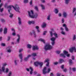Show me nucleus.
<instances>
[{
  "label": "nucleus",
  "mask_w": 76,
  "mask_h": 76,
  "mask_svg": "<svg viewBox=\"0 0 76 76\" xmlns=\"http://www.w3.org/2000/svg\"><path fill=\"white\" fill-rule=\"evenodd\" d=\"M10 17L11 18H12L13 17V14H12V13H10Z\"/></svg>",
  "instance_id": "obj_43"
},
{
  "label": "nucleus",
  "mask_w": 76,
  "mask_h": 76,
  "mask_svg": "<svg viewBox=\"0 0 76 76\" xmlns=\"http://www.w3.org/2000/svg\"><path fill=\"white\" fill-rule=\"evenodd\" d=\"M1 45L2 46H3V47H4L5 46V45L4 43H2L1 44Z\"/></svg>",
  "instance_id": "obj_53"
},
{
  "label": "nucleus",
  "mask_w": 76,
  "mask_h": 76,
  "mask_svg": "<svg viewBox=\"0 0 76 76\" xmlns=\"http://www.w3.org/2000/svg\"><path fill=\"white\" fill-rule=\"evenodd\" d=\"M70 0H65V3L66 4H68L69 3V1Z\"/></svg>",
  "instance_id": "obj_26"
},
{
  "label": "nucleus",
  "mask_w": 76,
  "mask_h": 76,
  "mask_svg": "<svg viewBox=\"0 0 76 76\" xmlns=\"http://www.w3.org/2000/svg\"><path fill=\"white\" fill-rule=\"evenodd\" d=\"M72 39L73 40H75V39H76V35H74Z\"/></svg>",
  "instance_id": "obj_45"
},
{
  "label": "nucleus",
  "mask_w": 76,
  "mask_h": 76,
  "mask_svg": "<svg viewBox=\"0 0 76 76\" xmlns=\"http://www.w3.org/2000/svg\"><path fill=\"white\" fill-rule=\"evenodd\" d=\"M60 56L61 57H63V58H66V56L64 53H61L60 54Z\"/></svg>",
  "instance_id": "obj_17"
},
{
  "label": "nucleus",
  "mask_w": 76,
  "mask_h": 76,
  "mask_svg": "<svg viewBox=\"0 0 76 76\" xmlns=\"http://www.w3.org/2000/svg\"><path fill=\"white\" fill-rule=\"evenodd\" d=\"M58 64V62H54L53 63V64H54V65H57V64Z\"/></svg>",
  "instance_id": "obj_49"
},
{
  "label": "nucleus",
  "mask_w": 76,
  "mask_h": 76,
  "mask_svg": "<svg viewBox=\"0 0 76 76\" xmlns=\"http://www.w3.org/2000/svg\"><path fill=\"white\" fill-rule=\"evenodd\" d=\"M53 47L51 45H50V44H47L45 46L44 49L45 51H47V50H50L53 49Z\"/></svg>",
  "instance_id": "obj_2"
},
{
  "label": "nucleus",
  "mask_w": 76,
  "mask_h": 76,
  "mask_svg": "<svg viewBox=\"0 0 76 76\" xmlns=\"http://www.w3.org/2000/svg\"><path fill=\"white\" fill-rule=\"evenodd\" d=\"M47 73V67H45L43 69V74H45Z\"/></svg>",
  "instance_id": "obj_10"
},
{
  "label": "nucleus",
  "mask_w": 76,
  "mask_h": 76,
  "mask_svg": "<svg viewBox=\"0 0 76 76\" xmlns=\"http://www.w3.org/2000/svg\"><path fill=\"white\" fill-rule=\"evenodd\" d=\"M63 53H64V54L66 56V55H67V54H68V52L66 50H64L63 51Z\"/></svg>",
  "instance_id": "obj_31"
},
{
  "label": "nucleus",
  "mask_w": 76,
  "mask_h": 76,
  "mask_svg": "<svg viewBox=\"0 0 76 76\" xmlns=\"http://www.w3.org/2000/svg\"><path fill=\"white\" fill-rule=\"evenodd\" d=\"M73 50H74V51H75V52H76V48L75 47H73L69 49V52H70V53H73Z\"/></svg>",
  "instance_id": "obj_8"
},
{
  "label": "nucleus",
  "mask_w": 76,
  "mask_h": 76,
  "mask_svg": "<svg viewBox=\"0 0 76 76\" xmlns=\"http://www.w3.org/2000/svg\"><path fill=\"white\" fill-rule=\"evenodd\" d=\"M18 62H19V60H17L14 61V64L15 66H17V65H18Z\"/></svg>",
  "instance_id": "obj_23"
},
{
  "label": "nucleus",
  "mask_w": 76,
  "mask_h": 76,
  "mask_svg": "<svg viewBox=\"0 0 76 76\" xmlns=\"http://www.w3.org/2000/svg\"><path fill=\"white\" fill-rule=\"evenodd\" d=\"M61 52V51L60 50L57 51H56V53H57V54H60V53Z\"/></svg>",
  "instance_id": "obj_50"
},
{
  "label": "nucleus",
  "mask_w": 76,
  "mask_h": 76,
  "mask_svg": "<svg viewBox=\"0 0 76 76\" xmlns=\"http://www.w3.org/2000/svg\"><path fill=\"white\" fill-rule=\"evenodd\" d=\"M34 9L37 12L39 11V10H38V7L36 5L34 7Z\"/></svg>",
  "instance_id": "obj_25"
},
{
  "label": "nucleus",
  "mask_w": 76,
  "mask_h": 76,
  "mask_svg": "<svg viewBox=\"0 0 76 76\" xmlns=\"http://www.w3.org/2000/svg\"><path fill=\"white\" fill-rule=\"evenodd\" d=\"M69 63L70 65H71L73 64V62H72V60L71 59L69 60Z\"/></svg>",
  "instance_id": "obj_32"
},
{
  "label": "nucleus",
  "mask_w": 76,
  "mask_h": 76,
  "mask_svg": "<svg viewBox=\"0 0 76 76\" xmlns=\"http://www.w3.org/2000/svg\"><path fill=\"white\" fill-rule=\"evenodd\" d=\"M47 31H44L43 34V35H45L46 34V33H47Z\"/></svg>",
  "instance_id": "obj_58"
},
{
  "label": "nucleus",
  "mask_w": 76,
  "mask_h": 76,
  "mask_svg": "<svg viewBox=\"0 0 76 76\" xmlns=\"http://www.w3.org/2000/svg\"><path fill=\"white\" fill-rule=\"evenodd\" d=\"M28 13L29 17L32 19H37L38 16V15L37 13L34 15V11L32 10H31L30 12L28 11Z\"/></svg>",
  "instance_id": "obj_1"
},
{
  "label": "nucleus",
  "mask_w": 76,
  "mask_h": 76,
  "mask_svg": "<svg viewBox=\"0 0 76 76\" xmlns=\"http://www.w3.org/2000/svg\"><path fill=\"white\" fill-rule=\"evenodd\" d=\"M56 37H52L50 38V39L52 41H55V40H56Z\"/></svg>",
  "instance_id": "obj_29"
},
{
  "label": "nucleus",
  "mask_w": 76,
  "mask_h": 76,
  "mask_svg": "<svg viewBox=\"0 0 76 76\" xmlns=\"http://www.w3.org/2000/svg\"><path fill=\"white\" fill-rule=\"evenodd\" d=\"M2 72H4V70H5V67H4V66L2 67Z\"/></svg>",
  "instance_id": "obj_44"
},
{
  "label": "nucleus",
  "mask_w": 76,
  "mask_h": 76,
  "mask_svg": "<svg viewBox=\"0 0 76 76\" xmlns=\"http://www.w3.org/2000/svg\"><path fill=\"white\" fill-rule=\"evenodd\" d=\"M64 18H62V23H64Z\"/></svg>",
  "instance_id": "obj_62"
},
{
  "label": "nucleus",
  "mask_w": 76,
  "mask_h": 76,
  "mask_svg": "<svg viewBox=\"0 0 76 76\" xmlns=\"http://www.w3.org/2000/svg\"><path fill=\"white\" fill-rule=\"evenodd\" d=\"M12 75V71H10L8 74L7 76H11Z\"/></svg>",
  "instance_id": "obj_30"
},
{
  "label": "nucleus",
  "mask_w": 76,
  "mask_h": 76,
  "mask_svg": "<svg viewBox=\"0 0 76 76\" xmlns=\"http://www.w3.org/2000/svg\"><path fill=\"white\" fill-rule=\"evenodd\" d=\"M12 6H9L7 7V8L8 9H10L9 10H8V11L9 13H10V11L11 10H12Z\"/></svg>",
  "instance_id": "obj_21"
},
{
  "label": "nucleus",
  "mask_w": 76,
  "mask_h": 76,
  "mask_svg": "<svg viewBox=\"0 0 76 76\" xmlns=\"http://www.w3.org/2000/svg\"><path fill=\"white\" fill-rule=\"evenodd\" d=\"M27 46L28 48H29V49H30V48H31V47H32V46L29 44H28L27 45Z\"/></svg>",
  "instance_id": "obj_34"
},
{
  "label": "nucleus",
  "mask_w": 76,
  "mask_h": 76,
  "mask_svg": "<svg viewBox=\"0 0 76 76\" xmlns=\"http://www.w3.org/2000/svg\"><path fill=\"white\" fill-rule=\"evenodd\" d=\"M32 0H31L30 2V5H32Z\"/></svg>",
  "instance_id": "obj_61"
},
{
  "label": "nucleus",
  "mask_w": 76,
  "mask_h": 76,
  "mask_svg": "<svg viewBox=\"0 0 76 76\" xmlns=\"http://www.w3.org/2000/svg\"><path fill=\"white\" fill-rule=\"evenodd\" d=\"M39 41H42L44 44H45V41L44 39H40Z\"/></svg>",
  "instance_id": "obj_35"
},
{
  "label": "nucleus",
  "mask_w": 76,
  "mask_h": 76,
  "mask_svg": "<svg viewBox=\"0 0 76 76\" xmlns=\"http://www.w3.org/2000/svg\"><path fill=\"white\" fill-rule=\"evenodd\" d=\"M47 71H48V73H49V72H50L51 71V68L50 67L48 68L47 69Z\"/></svg>",
  "instance_id": "obj_41"
},
{
  "label": "nucleus",
  "mask_w": 76,
  "mask_h": 76,
  "mask_svg": "<svg viewBox=\"0 0 76 76\" xmlns=\"http://www.w3.org/2000/svg\"><path fill=\"white\" fill-rule=\"evenodd\" d=\"M50 15H48L47 17V19L48 20H50Z\"/></svg>",
  "instance_id": "obj_37"
},
{
  "label": "nucleus",
  "mask_w": 76,
  "mask_h": 76,
  "mask_svg": "<svg viewBox=\"0 0 76 76\" xmlns=\"http://www.w3.org/2000/svg\"><path fill=\"white\" fill-rule=\"evenodd\" d=\"M46 26H47V23L45 22H44L43 23L41 26L43 28H45V27H46Z\"/></svg>",
  "instance_id": "obj_16"
},
{
  "label": "nucleus",
  "mask_w": 76,
  "mask_h": 76,
  "mask_svg": "<svg viewBox=\"0 0 76 76\" xmlns=\"http://www.w3.org/2000/svg\"><path fill=\"white\" fill-rule=\"evenodd\" d=\"M61 33L63 35H65V34H66L65 33V32H64L63 31H61Z\"/></svg>",
  "instance_id": "obj_54"
},
{
  "label": "nucleus",
  "mask_w": 76,
  "mask_h": 76,
  "mask_svg": "<svg viewBox=\"0 0 76 76\" xmlns=\"http://www.w3.org/2000/svg\"><path fill=\"white\" fill-rule=\"evenodd\" d=\"M76 8H73L72 10V13H73L74 12H76Z\"/></svg>",
  "instance_id": "obj_40"
},
{
  "label": "nucleus",
  "mask_w": 76,
  "mask_h": 76,
  "mask_svg": "<svg viewBox=\"0 0 76 76\" xmlns=\"http://www.w3.org/2000/svg\"><path fill=\"white\" fill-rule=\"evenodd\" d=\"M35 21H28V24L29 25H31V24H34Z\"/></svg>",
  "instance_id": "obj_13"
},
{
  "label": "nucleus",
  "mask_w": 76,
  "mask_h": 76,
  "mask_svg": "<svg viewBox=\"0 0 76 76\" xmlns=\"http://www.w3.org/2000/svg\"><path fill=\"white\" fill-rule=\"evenodd\" d=\"M63 62H64V61L63 59H59V63H63Z\"/></svg>",
  "instance_id": "obj_27"
},
{
  "label": "nucleus",
  "mask_w": 76,
  "mask_h": 76,
  "mask_svg": "<svg viewBox=\"0 0 76 76\" xmlns=\"http://www.w3.org/2000/svg\"><path fill=\"white\" fill-rule=\"evenodd\" d=\"M63 27H65V30L66 31H69V29H68V28H67V26L65 24H63Z\"/></svg>",
  "instance_id": "obj_19"
},
{
  "label": "nucleus",
  "mask_w": 76,
  "mask_h": 76,
  "mask_svg": "<svg viewBox=\"0 0 76 76\" xmlns=\"http://www.w3.org/2000/svg\"><path fill=\"white\" fill-rule=\"evenodd\" d=\"M1 21L2 22H5V21H6L5 20L3 19H1Z\"/></svg>",
  "instance_id": "obj_47"
},
{
  "label": "nucleus",
  "mask_w": 76,
  "mask_h": 76,
  "mask_svg": "<svg viewBox=\"0 0 76 76\" xmlns=\"http://www.w3.org/2000/svg\"><path fill=\"white\" fill-rule=\"evenodd\" d=\"M3 3H1L0 4V11L1 12H2L3 11V8H2L1 9V6L3 5Z\"/></svg>",
  "instance_id": "obj_24"
},
{
  "label": "nucleus",
  "mask_w": 76,
  "mask_h": 76,
  "mask_svg": "<svg viewBox=\"0 0 76 76\" xmlns=\"http://www.w3.org/2000/svg\"><path fill=\"white\" fill-rule=\"evenodd\" d=\"M31 56H33V57H35V56H37V53H34L32 54Z\"/></svg>",
  "instance_id": "obj_38"
},
{
  "label": "nucleus",
  "mask_w": 76,
  "mask_h": 76,
  "mask_svg": "<svg viewBox=\"0 0 76 76\" xmlns=\"http://www.w3.org/2000/svg\"><path fill=\"white\" fill-rule=\"evenodd\" d=\"M7 4H8L7 3H6L5 5H4V7H5V8H7Z\"/></svg>",
  "instance_id": "obj_48"
},
{
  "label": "nucleus",
  "mask_w": 76,
  "mask_h": 76,
  "mask_svg": "<svg viewBox=\"0 0 76 76\" xmlns=\"http://www.w3.org/2000/svg\"><path fill=\"white\" fill-rule=\"evenodd\" d=\"M29 34L30 35H31V36H33L34 38L37 37V35H36L35 31L34 30H32V31Z\"/></svg>",
  "instance_id": "obj_6"
},
{
  "label": "nucleus",
  "mask_w": 76,
  "mask_h": 76,
  "mask_svg": "<svg viewBox=\"0 0 76 76\" xmlns=\"http://www.w3.org/2000/svg\"><path fill=\"white\" fill-rule=\"evenodd\" d=\"M10 37L8 36V39H7V41H9V40H10Z\"/></svg>",
  "instance_id": "obj_57"
},
{
  "label": "nucleus",
  "mask_w": 76,
  "mask_h": 76,
  "mask_svg": "<svg viewBox=\"0 0 76 76\" xmlns=\"http://www.w3.org/2000/svg\"><path fill=\"white\" fill-rule=\"evenodd\" d=\"M31 55H28L27 57H26L24 58L25 61H28V59H29V58L31 57Z\"/></svg>",
  "instance_id": "obj_14"
},
{
  "label": "nucleus",
  "mask_w": 76,
  "mask_h": 76,
  "mask_svg": "<svg viewBox=\"0 0 76 76\" xmlns=\"http://www.w3.org/2000/svg\"><path fill=\"white\" fill-rule=\"evenodd\" d=\"M72 69L73 72H75V71H76V68H73Z\"/></svg>",
  "instance_id": "obj_60"
},
{
  "label": "nucleus",
  "mask_w": 76,
  "mask_h": 76,
  "mask_svg": "<svg viewBox=\"0 0 76 76\" xmlns=\"http://www.w3.org/2000/svg\"><path fill=\"white\" fill-rule=\"evenodd\" d=\"M17 37H18L16 40L15 44H19V42H20V37L19 34H17Z\"/></svg>",
  "instance_id": "obj_7"
},
{
  "label": "nucleus",
  "mask_w": 76,
  "mask_h": 76,
  "mask_svg": "<svg viewBox=\"0 0 76 76\" xmlns=\"http://www.w3.org/2000/svg\"><path fill=\"white\" fill-rule=\"evenodd\" d=\"M12 35L13 36H15V35H16V33L15 32L12 33Z\"/></svg>",
  "instance_id": "obj_51"
},
{
  "label": "nucleus",
  "mask_w": 76,
  "mask_h": 76,
  "mask_svg": "<svg viewBox=\"0 0 76 76\" xmlns=\"http://www.w3.org/2000/svg\"><path fill=\"white\" fill-rule=\"evenodd\" d=\"M63 15L64 18H67V14L66 12H64Z\"/></svg>",
  "instance_id": "obj_12"
},
{
  "label": "nucleus",
  "mask_w": 76,
  "mask_h": 76,
  "mask_svg": "<svg viewBox=\"0 0 76 76\" xmlns=\"http://www.w3.org/2000/svg\"><path fill=\"white\" fill-rule=\"evenodd\" d=\"M71 58L73 60H75V56H72L71 57Z\"/></svg>",
  "instance_id": "obj_55"
},
{
  "label": "nucleus",
  "mask_w": 76,
  "mask_h": 76,
  "mask_svg": "<svg viewBox=\"0 0 76 76\" xmlns=\"http://www.w3.org/2000/svg\"><path fill=\"white\" fill-rule=\"evenodd\" d=\"M7 51L8 52V53H10L12 52V50L11 49H8L7 50Z\"/></svg>",
  "instance_id": "obj_46"
},
{
  "label": "nucleus",
  "mask_w": 76,
  "mask_h": 76,
  "mask_svg": "<svg viewBox=\"0 0 76 76\" xmlns=\"http://www.w3.org/2000/svg\"><path fill=\"white\" fill-rule=\"evenodd\" d=\"M61 68L62 69H64V65H62L61 66Z\"/></svg>",
  "instance_id": "obj_63"
},
{
  "label": "nucleus",
  "mask_w": 76,
  "mask_h": 76,
  "mask_svg": "<svg viewBox=\"0 0 76 76\" xmlns=\"http://www.w3.org/2000/svg\"><path fill=\"white\" fill-rule=\"evenodd\" d=\"M12 7L13 9H14L16 12H18L19 13H20V11H19V10H20V8L18 5H15V7L12 6Z\"/></svg>",
  "instance_id": "obj_3"
},
{
  "label": "nucleus",
  "mask_w": 76,
  "mask_h": 76,
  "mask_svg": "<svg viewBox=\"0 0 76 76\" xmlns=\"http://www.w3.org/2000/svg\"><path fill=\"white\" fill-rule=\"evenodd\" d=\"M54 12L56 14H57V13H58V10L57 9H55Z\"/></svg>",
  "instance_id": "obj_28"
},
{
  "label": "nucleus",
  "mask_w": 76,
  "mask_h": 76,
  "mask_svg": "<svg viewBox=\"0 0 76 76\" xmlns=\"http://www.w3.org/2000/svg\"><path fill=\"white\" fill-rule=\"evenodd\" d=\"M6 65H7V64L4 63L2 65L3 67H5V66H6Z\"/></svg>",
  "instance_id": "obj_56"
},
{
  "label": "nucleus",
  "mask_w": 76,
  "mask_h": 76,
  "mask_svg": "<svg viewBox=\"0 0 76 76\" xmlns=\"http://www.w3.org/2000/svg\"><path fill=\"white\" fill-rule=\"evenodd\" d=\"M56 75L57 76H60V74L59 73H57Z\"/></svg>",
  "instance_id": "obj_64"
},
{
  "label": "nucleus",
  "mask_w": 76,
  "mask_h": 76,
  "mask_svg": "<svg viewBox=\"0 0 76 76\" xmlns=\"http://www.w3.org/2000/svg\"><path fill=\"white\" fill-rule=\"evenodd\" d=\"M51 44L52 46H54L55 44V41H52L51 42Z\"/></svg>",
  "instance_id": "obj_42"
},
{
  "label": "nucleus",
  "mask_w": 76,
  "mask_h": 76,
  "mask_svg": "<svg viewBox=\"0 0 76 76\" xmlns=\"http://www.w3.org/2000/svg\"><path fill=\"white\" fill-rule=\"evenodd\" d=\"M18 24H19L20 25H22V21L21 20V18L19 17H18Z\"/></svg>",
  "instance_id": "obj_15"
},
{
  "label": "nucleus",
  "mask_w": 76,
  "mask_h": 76,
  "mask_svg": "<svg viewBox=\"0 0 76 76\" xmlns=\"http://www.w3.org/2000/svg\"><path fill=\"white\" fill-rule=\"evenodd\" d=\"M30 75H32V73H33V71H34V70L31 67H30Z\"/></svg>",
  "instance_id": "obj_20"
},
{
  "label": "nucleus",
  "mask_w": 76,
  "mask_h": 76,
  "mask_svg": "<svg viewBox=\"0 0 76 76\" xmlns=\"http://www.w3.org/2000/svg\"><path fill=\"white\" fill-rule=\"evenodd\" d=\"M29 1V0H24L23 2L24 3H28Z\"/></svg>",
  "instance_id": "obj_39"
},
{
  "label": "nucleus",
  "mask_w": 76,
  "mask_h": 76,
  "mask_svg": "<svg viewBox=\"0 0 76 76\" xmlns=\"http://www.w3.org/2000/svg\"><path fill=\"white\" fill-rule=\"evenodd\" d=\"M7 33V28H4V34H6Z\"/></svg>",
  "instance_id": "obj_22"
},
{
  "label": "nucleus",
  "mask_w": 76,
  "mask_h": 76,
  "mask_svg": "<svg viewBox=\"0 0 76 76\" xmlns=\"http://www.w3.org/2000/svg\"><path fill=\"white\" fill-rule=\"evenodd\" d=\"M19 56L20 57V62H22V61L23 60V59H22V54L20 53L19 54Z\"/></svg>",
  "instance_id": "obj_18"
},
{
  "label": "nucleus",
  "mask_w": 76,
  "mask_h": 76,
  "mask_svg": "<svg viewBox=\"0 0 76 76\" xmlns=\"http://www.w3.org/2000/svg\"><path fill=\"white\" fill-rule=\"evenodd\" d=\"M49 61H50V59H47L45 60L44 62V63H47V64H46V66L48 67L50 66H49V64L50 63H49Z\"/></svg>",
  "instance_id": "obj_9"
},
{
  "label": "nucleus",
  "mask_w": 76,
  "mask_h": 76,
  "mask_svg": "<svg viewBox=\"0 0 76 76\" xmlns=\"http://www.w3.org/2000/svg\"><path fill=\"white\" fill-rule=\"evenodd\" d=\"M9 69L8 68H7L5 69V72L7 73L9 72Z\"/></svg>",
  "instance_id": "obj_36"
},
{
  "label": "nucleus",
  "mask_w": 76,
  "mask_h": 76,
  "mask_svg": "<svg viewBox=\"0 0 76 76\" xmlns=\"http://www.w3.org/2000/svg\"><path fill=\"white\" fill-rule=\"evenodd\" d=\"M23 51V49H19V53H20L21 52H22Z\"/></svg>",
  "instance_id": "obj_59"
},
{
  "label": "nucleus",
  "mask_w": 76,
  "mask_h": 76,
  "mask_svg": "<svg viewBox=\"0 0 76 76\" xmlns=\"http://www.w3.org/2000/svg\"><path fill=\"white\" fill-rule=\"evenodd\" d=\"M53 31H54V29H52V31H50V37H53V34L56 38H58V35H57V34L56 33H54L53 34Z\"/></svg>",
  "instance_id": "obj_4"
},
{
  "label": "nucleus",
  "mask_w": 76,
  "mask_h": 76,
  "mask_svg": "<svg viewBox=\"0 0 76 76\" xmlns=\"http://www.w3.org/2000/svg\"><path fill=\"white\" fill-rule=\"evenodd\" d=\"M11 30L12 32H15V30L13 28H12L11 29Z\"/></svg>",
  "instance_id": "obj_52"
},
{
  "label": "nucleus",
  "mask_w": 76,
  "mask_h": 76,
  "mask_svg": "<svg viewBox=\"0 0 76 76\" xmlns=\"http://www.w3.org/2000/svg\"><path fill=\"white\" fill-rule=\"evenodd\" d=\"M39 49V48L38 47V46L37 45L33 46V51H34L35 50H38Z\"/></svg>",
  "instance_id": "obj_11"
},
{
  "label": "nucleus",
  "mask_w": 76,
  "mask_h": 76,
  "mask_svg": "<svg viewBox=\"0 0 76 76\" xmlns=\"http://www.w3.org/2000/svg\"><path fill=\"white\" fill-rule=\"evenodd\" d=\"M34 64L35 66H38V65H39L41 68L42 66V65H43V62H34Z\"/></svg>",
  "instance_id": "obj_5"
},
{
  "label": "nucleus",
  "mask_w": 76,
  "mask_h": 76,
  "mask_svg": "<svg viewBox=\"0 0 76 76\" xmlns=\"http://www.w3.org/2000/svg\"><path fill=\"white\" fill-rule=\"evenodd\" d=\"M40 6L42 7V10H45V6L44 5H42V4H40Z\"/></svg>",
  "instance_id": "obj_33"
}]
</instances>
